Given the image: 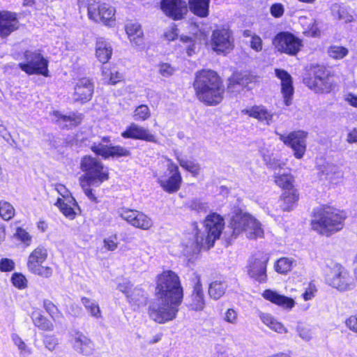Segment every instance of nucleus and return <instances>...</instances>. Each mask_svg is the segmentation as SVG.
Returning a JSON list of instances; mask_svg holds the SVG:
<instances>
[{"mask_svg": "<svg viewBox=\"0 0 357 357\" xmlns=\"http://www.w3.org/2000/svg\"><path fill=\"white\" fill-rule=\"evenodd\" d=\"M155 294L157 301L149 306L150 318L159 324L174 319L183 296L179 277L172 271L158 275Z\"/></svg>", "mask_w": 357, "mask_h": 357, "instance_id": "obj_1", "label": "nucleus"}, {"mask_svg": "<svg viewBox=\"0 0 357 357\" xmlns=\"http://www.w3.org/2000/svg\"><path fill=\"white\" fill-rule=\"evenodd\" d=\"M79 168L84 172L79 178L83 192L89 199L98 203L91 187H99L109 179L108 168L100 160L91 155H84L81 158Z\"/></svg>", "mask_w": 357, "mask_h": 357, "instance_id": "obj_2", "label": "nucleus"}, {"mask_svg": "<svg viewBox=\"0 0 357 357\" xmlns=\"http://www.w3.org/2000/svg\"><path fill=\"white\" fill-rule=\"evenodd\" d=\"M194 87L198 98L206 105H218L223 98L225 89L215 71L202 70L198 72Z\"/></svg>", "mask_w": 357, "mask_h": 357, "instance_id": "obj_3", "label": "nucleus"}, {"mask_svg": "<svg viewBox=\"0 0 357 357\" xmlns=\"http://www.w3.org/2000/svg\"><path fill=\"white\" fill-rule=\"evenodd\" d=\"M345 219L344 212L328 206H324L314 211L311 225L312 229L317 233L330 236L342 229Z\"/></svg>", "mask_w": 357, "mask_h": 357, "instance_id": "obj_4", "label": "nucleus"}, {"mask_svg": "<svg viewBox=\"0 0 357 357\" xmlns=\"http://www.w3.org/2000/svg\"><path fill=\"white\" fill-rule=\"evenodd\" d=\"M154 177L162 189L169 194L178 191L183 181L178 166L167 158L162 167L155 171Z\"/></svg>", "mask_w": 357, "mask_h": 357, "instance_id": "obj_5", "label": "nucleus"}, {"mask_svg": "<svg viewBox=\"0 0 357 357\" xmlns=\"http://www.w3.org/2000/svg\"><path fill=\"white\" fill-rule=\"evenodd\" d=\"M229 226L235 237L241 233H244L250 239L261 238L264 236L261 223L252 215L241 211L232 215Z\"/></svg>", "mask_w": 357, "mask_h": 357, "instance_id": "obj_6", "label": "nucleus"}, {"mask_svg": "<svg viewBox=\"0 0 357 357\" xmlns=\"http://www.w3.org/2000/svg\"><path fill=\"white\" fill-rule=\"evenodd\" d=\"M224 225V219L219 214L213 213L208 215L204 221L207 235L203 237L197 234L195 242H193L192 245L196 248L198 247H206L207 248L213 247L215 241L219 238Z\"/></svg>", "mask_w": 357, "mask_h": 357, "instance_id": "obj_7", "label": "nucleus"}, {"mask_svg": "<svg viewBox=\"0 0 357 357\" xmlns=\"http://www.w3.org/2000/svg\"><path fill=\"white\" fill-rule=\"evenodd\" d=\"M102 1H91L86 4L88 17L94 22L102 23L105 26L113 27L116 24V10L113 6L102 3Z\"/></svg>", "mask_w": 357, "mask_h": 357, "instance_id": "obj_8", "label": "nucleus"}, {"mask_svg": "<svg viewBox=\"0 0 357 357\" xmlns=\"http://www.w3.org/2000/svg\"><path fill=\"white\" fill-rule=\"evenodd\" d=\"M24 61L19 63L20 69L28 75L48 76V61L38 51L26 50Z\"/></svg>", "mask_w": 357, "mask_h": 357, "instance_id": "obj_9", "label": "nucleus"}, {"mask_svg": "<svg viewBox=\"0 0 357 357\" xmlns=\"http://www.w3.org/2000/svg\"><path fill=\"white\" fill-rule=\"evenodd\" d=\"M48 257L47 250L42 245L36 248L27 259V268L33 274L48 278L52 276L53 270L50 266H45Z\"/></svg>", "mask_w": 357, "mask_h": 357, "instance_id": "obj_10", "label": "nucleus"}, {"mask_svg": "<svg viewBox=\"0 0 357 357\" xmlns=\"http://www.w3.org/2000/svg\"><path fill=\"white\" fill-rule=\"evenodd\" d=\"M324 280L329 286L340 291L350 289L351 279L346 269L339 264L328 266L324 270Z\"/></svg>", "mask_w": 357, "mask_h": 357, "instance_id": "obj_11", "label": "nucleus"}, {"mask_svg": "<svg viewBox=\"0 0 357 357\" xmlns=\"http://www.w3.org/2000/svg\"><path fill=\"white\" fill-rule=\"evenodd\" d=\"M273 45L278 52L294 56L300 51L302 40L289 31H281L274 37Z\"/></svg>", "mask_w": 357, "mask_h": 357, "instance_id": "obj_12", "label": "nucleus"}, {"mask_svg": "<svg viewBox=\"0 0 357 357\" xmlns=\"http://www.w3.org/2000/svg\"><path fill=\"white\" fill-rule=\"evenodd\" d=\"M262 155L264 160L270 168L275 171L278 170V172H275V183L284 190L294 188L293 176L289 172V170L283 169L285 164L273 155L271 156L264 153H262Z\"/></svg>", "mask_w": 357, "mask_h": 357, "instance_id": "obj_13", "label": "nucleus"}, {"mask_svg": "<svg viewBox=\"0 0 357 357\" xmlns=\"http://www.w3.org/2000/svg\"><path fill=\"white\" fill-rule=\"evenodd\" d=\"M234 43L232 32L229 29L222 27L213 31L211 45L218 54L229 53L234 47Z\"/></svg>", "mask_w": 357, "mask_h": 357, "instance_id": "obj_14", "label": "nucleus"}, {"mask_svg": "<svg viewBox=\"0 0 357 357\" xmlns=\"http://www.w3.org/2000/svg\"><path fill=\"white\" fill-rule=\"evenodd\" d=\"M276 134L285 145L292 149L296 158L301 159L303 157L306 151L307 132L303 130H297L287 135L278 133V132H276Z\"/></svg>", "mask_w": 357, "mask_h": 357, "instance_id": "obj_15", "label": "nucleus"}, {"mask_svg": "<svg viewBox=\"0 0 357 357\" xmlns=\"http://www.w3.org/2000/svg\"><path fill=\"white\" fill-rule=\"evenodd\" d=\"M119 216L134 227L148 230L153 225V220L142 211L122 208L119 210Z\"/></svg>", "mask_w": 357, "mask_h": 357, "instance_id": "obj_16", "label": "nucleus"}, {"mask_svg": "<svg viewBox=\"0 0 357 357\" xmlns=\"http://www.w3.org/2000/svg\"><path fill=\"white\" fill-rule=\"evenodd\" d=\"M117 288L126 296L134 309L146 305L148 298L146 294L139 287H133L129 280H123L118 284Z\"/></svg>", "mask_w": 357, "mask_h": 357, "instance_id": "obj_17", "label": "nucleus"}, {"mask_svg": "<svg viewBox=\"0 0 357 357\" xmlns=\"http://www.w3.org/2000/svg\"><path fill=\"white\" fill-rule=\"evenodd\" d=\"M268 257L266 255H258L251 257L247 266L248 275L259 282L266 281V266Z\"/></svg>", "mask_w": 357, "mask_h": 357, "instance_id": "obj_18", "label": "nucleus"}, {"mask_svg": "<svg viewBox=\"0 0 357 357\" xmlns=\"http://www.w3.org/2000/svg\"><path fill=\"white\" fill-rule=\"evenodd\" d=\"M69 342L73 349L84 356L91 355L94 350V344L91 340L79 331L70 333Z\"/></svg>", "mask_w": 357, "mask_h": 357, "instance_id": "obj_19", "label": "nucleus"}, {"mask_svg": "<svg viewBox=\"0 0 357 357\" xmlns=\"http://www.w3.org/2000/svg\"><path fill=\"white\" fill-rule=\"evenodd\" d=\"M161 9L169 17L178 20L188 12V7L183 0H162Z\"/></svg>", "mask_w": 357, "mask_h": 357, "instance_id": "obj_20", "label": "nucleus"}, {"mask_svg": "<svg viewBox=\"0 0 357 357\" xmlns=\"http://www.w3.org/2000/svg\"><path fill=\"white\" fill-rule=\"evenodd\" d=\"M91 149L96 154L104 158L109 157H123L130 155V151L121 146H107L102 143H93Z\"/></svg>", "mask_w": 357, "mask_h": 357, "instance_id": "obj_21", "label": "nucleus"}, {"mask_svg": "<svg viewBox=\"0 0 357 357\" xmlns=\"http://www.w3.org/2000/svg\"><path fill=\"white\" fill-rule=\"evenodd\" d=\"M276 77L281 82V93L283 96L285 105L289 106L291 104L294 94V87L291 76L284 70L275 69Z\"/></svg>", "mask_w": 357, "mask_h": 357, "instance_id": "obj_22", "label": "nucleus"}, {"mask_svg": "<svg viewBox=\"0 0 357 357\" xmlns=\"http://www.w3.org/2000/svg\"><path fill=\"white\" fill-rule=\"evenodd\" d=\"M193 289L190 296L189 307L191 310L195 311H202L205 306L204 294L202 285L200 281V277L197 274H194Z\"/></svg>", "mask_w": 357, "mask_h": 357, "instance_id": "obj_23", "label": "nucleus"}, {"mask_svg": "<svg viewBox=\"0 0 357 357\" xmlns=\"http://www.w3.org/2000/svg\"><path fill=\"white\" fill-rule=\"evenodd\" d=\"M121 136L125 139H142L149 142H156L154 135L151 134L149 130L132 123L121 133Z\"/></svg>", "mask_w": 357, "mask_h": 357, "instance_id": "obj_24", "label": "nucleus"}, {"mask_svg": "<svg viewBox=\"0 0 357 357\" xmlns=\"http://www.w3.org/2000/svg\"><path fill=\"white\" fill-rule=\"evenodd\" d=\"M321 179H325L333 185L340 183L343 178V172L335 165L326 162L319 168Z\"/></svg>", "mask_w": 357, "mask_h": 357, "instance_id": "obj_25", "label": "nucleus"}, {"mask_svg": "<svg viewBox=\"0 0 357 357\" xmlns=\"http://www.w3.org/2000/svg\"><path fill=\"white\" fill-rule=\"evenodd\" d=\"M18 28L16 14L8 11H0V36H9Z\"/></svg>", "mask_w": 357, "mask_h": 357, "instance_id": "obj_26", "label": "nucleus"}, {"mask_svg": "<svg viewBox=\"0 0 357 357\" xmlns=\"http://www.w3.org/2000/svg\"><path fill=\"white\" fill-rule=\"evenodd\" d=\"M93 92V85L88 78L80 79L76 84L73 99L75 101L84 102L89 101Z\"/></svg>", "mask_w": 357, "mask_h": 357, "instance_id": "obj_27", "label": "nucleus"}, {"mask_svg": "<svg viewBox=\"0 0 357 357\" xmlns=\"http://www.w3.org/2000/svg\"><path fill=\"white\" fill-rule=\"evenodd\" d=\"M241 113L269 125L272 122L273 113L264 105H254L242 109Z\"/></svg>", "mask_w": 357, "mask_h": 357, "instance_id": "obj_28", "label": "nucleus"}, {"mask_svg": "<svg viewBox=\"0 0 357 357\" xmlns=\"http://www.w3.org/2000/svg\"><path fill=\"white\" fill-rule=\"evenodd\" d=\"M55 205L59 208L62 214L69 220H74L79 211V207L73 197L57 199Z\"/></svg>", "mask_w": 357, "mask_h": 357, "instance_id": "obj_29", "label": "nucleus"}, {"mask_svg": "<svg viewBox=\"0 0 357 357\" xmlns=\"http://www.w3.org/2000/svg\"><path fill=\"white\" fill-rule=\"evenodd\" d=\"M262 296L266 300L269 301L285 310H290L295 305V301L291 298L281 295L271 289L265 290L262 294Z\"/></svg>", "mask_w": 357, "mask_h": 357, "instance_id": "obj_30", "label": "nucleus"}, {"mask_svg": "<svg viewBox=\"0 0 357 357\" xmlns=\"http://www.w3.org/2000/svg\"><path fill=\"white\" fill-rule=\"evenodd\" d=\"M125 29L130 43L139 48H143L144 33L141 24L130 22L126 24Z\"/></svg>", "mask_w": 357, "mask_h": 357, "instance_id": "obj_31", "label": "nucleus"}, {"mask_svg": "<svg viewBox=\"0 0 357 357\" xmlns=\"http://www.w3.org/2000/svg\"><path fill=\"white\" fill-rule=\"evenodd\" d=\"M305 83L317 93H328L334 88L333 77L331 76L321 79H306Z\"/></svg>", "mask_w": 357, "mask_h": 357, "instance_id": "obj_32", "label": "nucleus"}, {"mask_svg": "<svg viewBox=\"0 0 357 357\" xmlns=\"http://www.w3.org/2000/svg\"><path fill=\"white\" fill-rule=\"evenodd\" d=\"M112 47L111 43L103 38L97 39L96 45V55L98 61L106 63L110 59L112 54Z\"/></svg>", "mask_w": 357, "mask_h": 357, "instance_id": "obj_33", "label": "nucleus"}, {"mask_svg": "<svg viewBox=\"0 0 357 357\" xmlns=\"http://www.w3.org/2000/svg\"><path fill=\"white\" fill-rule=\"evenodd\" d=\"M54 119L58 122L60 126L63 128H70L79 124L82 116L81 114H70L69 115H63L58 111L53 112Z\"/></svg>", "mask_w": 357, "mask_h": 357, "instance_id": "obj_34", "label": "nucleus"}, {"mask_svg": "<svg viewBox=\"0 0 357 357\" xmlns=\"http://www.w3.org/2000/svg\"><path fill=\"white\" fill-rule=\"evenodd\" d=\"M298 200V194L296 188L284 190L282 195L281 208L284 211H291Z\"/></svg>", "mask_w": 357, "mask_h": 357, "instance_id": "obj_35", "label": "nucleus"}, {"mask_svg": "<svg viewBox=\"0 0 357 357\" xmlns=\"http://www.w3.org/2000/svg\"><path fill=\"white\" fill-rule=\"evenodd\" d=\"M174 156L180 166L190 172L194 176H196L199 174L200 165L195 160L188 159L178 151L174 152Z\"/></svg>", "mask_w": 357, "mask_h": 357, "instance_id": "obj_36", "label": "nucleus"}, {"mask_svg": "<svg viewBox=\"0 0 357 357\" xmlns=\"http://www.w3.org/2000/svg\"><path fill=\"white\" fill-rule=\"evenodd\" d=\"M210 0H189L190 10L199 17H206L209 14Z\"/></svg>", "mask_w": 357, "mask_h": 357, "instance_id": "obj_37", "label": "nucleus"}, {"mask_svg": "<svg viewBox=\"0 0 357 357\" xmlns=\"http://www.w3.org/2000/svg\"><path fill=\"white\" fill-rule=\"evenodd\" d=\"M259 318L261 321L272 331L280 334L287 333V329L284 325L275 319L271 314L260 312Z\"/></svg>", "mask_w": 357, "mask_h": 357, "instance_id": "obj_38", "label": "nucleus"}, {"mask_svg": "<svg viewBox=\"0 0 357 357\" xmlns=\"http://www.w3.org/2000/svg\"><path fill=\"white\" fill-rule=\"evenodd\" d=\"M31 319L35 326L40 330L45 331H52L54 324L52 321L44 317L39 310H34L31 315Z\"/></svg>", "mask_w": 357, "mask_h": 357, "instance_id": "obj_39", "label": "nucleus"}, {"mask_svg": "<svg viewBox=\"0 0 357 357\" xmlns=\"http://www.w3.org/2000/svg\"><path fill=\"white\" fill-rule=\"evenodd\" d=\"M81 303L89 315L96 319H102V314L98 302L87 297H82Z\"/></svg>", "mask_w": 357, "mask_h": 357, "instance_id": "obj_40", "label": "nucleus"}, {"mask_svg": "<svg viewBox=\"0 0 357 357\" xmlns=\"http://www.w3.org/2000/svg\"><path fill=\"white\" fill-rule=\"evenodd\" d=\"M103 79L108 84H115L123 79V75L119 73L116 68L103 66L102 68Z\"/></svg>", "mask_w": 357, "mask_h": 357, "instance_id": "obj_41", "label": "nucleus"}, {"mask_svg": "<svg viewBox=\"0 0 357 357\" xmlns=\"http://www.w3.org/2000/svg\"><path fill=\"white\" fill-rule=\"evenodd\" d=\"M331 11L333 16L344 21L346 23L352 22L354 20L352 14L349 12L348 8L343 5L337 3L332 5Z\"/></svg>", "mask_w": 357, "mask_h": 357, "instance_id": "obj_42", "label": "nucleus"}, {"mask_svg": "<svg viewBox=\"0 0 357 357\" xmlns=\"http://www.w3.org/2000/svg\"><path fill=\"white\" fill-rule=\"evenodd\" d=\"M227 287L225 282H212L208 287V294L212 298L218 300L224 295Z\"/></svg>", "mask_w": 357, "mask_h": 357, "instance_id": "obj_43", "label": "nucleus"}, {"mask_svg": "<svg viewBox=\"0 0 357 357\" xmlns=\"http://www.w3.org/2000/svg\"><path fill=\"white\" fill-rule=\"evenodd\" d=\"M295 261L287 257H282L279 259L275 264V269L278 273L284 274L289 272Z\"/></svg>", "mask_w": 357, "mask_h": 357, "instance_id": "obj_44", "label": "nucleus"}, {"mask_svg": "<svg viewBox=\"0 0 357 357\" xmlns=\"http://www.w3.org/2000/svg\"><path fill=\"white\" fill-rule=\"evenodd\" d=\"M15 215V208L8 202H0V216L4 220H10Z\"/></svg>", "mask_w": 357, "mask_h": 357, "instance_id": "obj_45", "label": "nucleus"}, {"mask_svg": "<svg viewBox=\"0 0 357 357\" xmlns=\"http://www.w3.org/2000/svg\"><path fill=\"white\" fill-rule=\"evenodd\" d=\"M103 248L107 251H114L117 249L119 241L117 234H112L103 239Z\"/></svg>", "mask_w": 357, "mask_h": 357, "instance_id": "obj_46", "label": "nucleus"}, {"mask_svg": "<svg viewBox=\"0 0 357 357\" xmlns=\"http://www.w3.org/2000/svg\"><path fill=\"white\" fill-rule=\"evenodd\" d=\"M151 116L150 109L146 105H141L134 111L133 118L135 121H145Z\"/></svg>", "mask_w": 357, "mask_h": 357, "instance_id": "obj_47", "label": "nucleus"}, {"mask_svg": "<svg viewBox=\"0 0 357 357\" xmlns=\"http://www.w3.org/2000/svg\"><path fill=\"white\" fill-rule=\"evenodd\" d=\"M43 307L53 320L58 321L60 317H61V314L59 311V309L52 301L45 300L43 302Z\"/></svg>", "mask_w": 357, "mask_h": 357, "instance_id": "obj_48", "label": "nucleus"}, {"mask_svg": "<svg viewBox=\"0 0 357 357\" xmlns=\"http://www.w3.org/2000/svg\"><path fill=\"white\" fill-rule=\"evenodd\" d=\"M14 236L26 246H29L32 241V236L29 233L26 229L20 227L16 229Z\"/></svg>", "mask_w": 357, "mask_h": 357, "instance_id": "obj_49", "label": "nucleus"}, {"mask_svg": "<svg viewBox=\"0 0 357 357\" xmlns=\"http://www.w3.org/2000/svg\"><path fill=\"white\" fill-rule=\"evenodd\" d=\"M12 340L14 344L20 350V354L22 357H27L31 354V350L27 347L24 341L17 334L12 335Z\"/></svg>", "mask_w": 357, "mask_h": 357, "instance_id": "obj_50", "label": "nucleus"}, {"mask_svg": "<svg viewBox=\"0 0 357 357\" xmlns=\"http://www.w3.org/2000/svg\"><path fill=\"white\" fill-rule=\"evenodd\" d=\"M328 54L331 57L335 59L344 58L348 54V50L341 46H331L328 49Z\"/></svg>", "mask_w": 357, "mask_h": 357, "instance_id": "obj_51", "label": "nucleus"}, {"mask_svg": "<svg viewBox=\"0 0 357 357\" xmlns=\"http://www.w3.org/2000/svg\"><path fill=\"white\" fill-rule=\"evenodd\" d=\"M13 284L19 289H23L27 286V280L24 275L15 273L11 278Z\"/></svg>", "mask_w": 357, "mask_h": 357, "instance_id": "obj_52", "label": "nucleus"}, {"mask_svg": "<svg viewBox=\"0 0 357 357\" xmlns=\"http://www.w3.org/2000/svg\"><path fill=\"white\" fill-rule=\"evenodd\" d=\"M43 343L46 349L53 351L59 344V339L54 335H45L43 337Z\"/></svg>", "mask_w": 357, "mask_h": 357, "instance_id": "obj_53", "label": "nucleus"}, {"mask_svg": "<svg viewBox=\"0 0 357 357\" xmlns=\"http://www.w3.org/2000/svg\"><path fill=\"white\" fill-rule=\"evenodd\" d=\"M159 73L165 77H169L174 75L176 68L168 63H161L158 65Z\"/></svg>", "mask_w": 357, "mask_h": 357, "instance_id": "obj_54", "label": "nucleus"}, {"mask_svg": "<svg viewBox=\"0 0 357 357\" xmlns=\"http://www.w3.org/2000/svg\"><path fill=\"white\" fill-rule=\"evenodd\" d=\"M180 40L184 44V47L186 49V52L188 56H190L195 54V43L191 38L181 36Z\"/></svg>", "mask_w": 357, "mask_h": 357, "instance_id": "obj_55", "label": "nucleus"}, {"mask_svg": "<svg viewBox=\"0 0 357 357\" xmlns=\"http://www.w3.org/2000/svg\"><path fill=\"white\" fill-rule=\"evenodd\" d=\"M313 77L309 79H324L330 77L326 69L321 66H317L314 67L312 70Z\"/></svg>", "mask_w": 357, "mask_h": 357, "instance_id": "obj_56", "label": "nucleus"}, {"mask_svg": "<svg viewBox=\"0 0 357 357\" xmlns=\"http://www.w3.org/2000/svg\"><path fill=\"white\" fill-rule=\"evenodd\" d=\"M250 43L251 49L255 51L256 52H259L262 50L263 42L261 38L259 36L256 34L252 35Z\"/></svg>", "mask_w": 357, "mask_h": 357, "instance_id": "obj_57", "label": "nucleus"}, {"mask_svg": "<svg viewBox=\"0 0 357 357\" xmlns=\"http://www.w3.org/2000/svg\"><path fill=\"white\" fill-rule=\"evenodd\" d=\"M271 15L275 18L281 17L284 13V7L280 3H275L270 8Z\"/></svg>", "mask_w": 357, "mask_h": 357, "instance_id": "obj_58", "label": "nucleus"}, {"mask_svg": "<svg viewBox=\"0 0 357 357\" xmlns=\"http://www.w3.org/2000/svg\"><path fill=\"white\" fill-rule=\"evenodd\" d=\"M15 268V263L12 259L4 258L0 261V270L7 272L11 271Z\"/></svg>", "mask_w": 357, "mask_h": 357, "instance_id": "obj_59", "label": "nucleus"}, {"mask_svg": "<svg viewBox=\"0 0 357 357\" xmlns=\"http://www.w3.org/2000/svg\"><path fill=\"white\" fill-rule=\"evenodd\" d=\"M178 35V29L176 25L169 26L165 32V37L167 40L172 41L175 40Z\"/></svg>", "mask_w": 357, "mask_h": 357, "instance_id": "obj_60", "label": "nucleus"}, {"mask_svg": "<svg viewBox=\"0 0 357 357\" xmlns=\"http://www.w3.org/2000/svg\"><path fill=\"white\" fill-rule=\"evenodd\" d=\"M225 320L231 324H236L238 320L237 312L234 309H228L225 314Z\"/></svg>", "mask_w": 357, "mask_h": 357, "instance_id": "obj_61", "label": "nucleus"}, {"mask_svg": "<svg viewBox=\"0 0 357 357\" xmlns=\"http://www.w3.org/2000/svg\"><path fill=\"white\" fill-rule=\"evenodd\" d=\"M298 335L305 341H309L312 338V333L309 328L298 326L296 328Z\"/></svg>", "mask_w": 357, "mask_h": 357, "instance_id": "obj_62", "label": "nucleus"}, {"mask_svg": "<svg viewBox=\"0 0 357 357\" xmlns=\"http://www.w3.org/2000/svg\"><path fill=\"white\" fill-rule=\"evenodd\" d=\"M317 291V288L314 284L310 283L305 292L303 294V298L305 301H310L312 299Z\"/></svg>", "mask_w": 357, "mask_h": 357, "instance_id": "obj_63", "label": "nucleus"}, {"mask_svg": "<svg viewBox=\"0 0 357 357\" xmlns=\"http://www.w3.org/2000/svg\"><path fill=\"white\" fill-rule=\"evenodd\" d=\"M345 325L349 330L357 333V314L348 317L345 320Z\"/></svg>", "mask_w": 357, "mask_h": 357, "instance_id": "obj_64", "label": "nucleus"}]
</instances>
